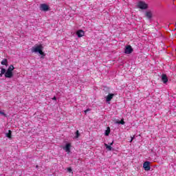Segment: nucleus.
<instances>
[{
	"label": "nucleus",
	"instance_id": "9",
	"mask_svg": "<svg viewBox=\"0 0 176 176\" xmlns=\"http://www.w3.org/2000/svg\"><path fill=\"white\" fill-rule=\"evenodd\" d=\"M162 80L163 83H167L168 82V78H167L166 74L162 75Z\"/></svg>",
	"mask_w": 176,
	"mask_h": 176
},
{
	"label": "nucleus",
	"instance_id": "7",
	"mask_svg": "<svg viewBox=\"0 0 176 176\" xmlns=\"http://www.w3.org/2000/svg\"><path fill=\"white\" fill-rule=\"evenodd\" d=\"M76 34L78 36V38H82V36H85V31L82 30H78Z\"/></svg>",
	"mask_w": 176,
	"mask_h": 176
},
{
	"label": "nucleus",
	"instance_id": "17",
	"mask_svg": "<svg viewBox=\"0 0 176 176\" xmlns=\"http://www.w3.org/2000/svg\"><path fill=\"white\" fill-rule=\"evenodd\" d=\"M104 146H105L106 149H108V151H112V146L107 144V143L104 144Z\"/></svg>",
	"mask_w": 176,
	"mask_h": 176
},
{
	"label": "nucleus",
	"instance_id": "20",
	"mask_svg": "<svg viewBox=\"0 0 176 176\" xmlns=\"http://www.w3.org/2000/svg\"><path fill=\"white\" fill-rule=\"evenodd\" d=\"M0 115H3V116H6V114L5 113V112L0 111Z\"/></svg>",
	"mask_w": 176,
	"mask_h": 176
},
{
	"label": "nucleus",
	"instance_id": "12",
	"mask_svg": "<svg viewBox=\"0 0 176 176\" xmlns=\"http://www.w3.org/2000/svg\"><path fill=\"white\" fill-rule=\"evenodd\" d=\"M14 70V66H13V65H10L7 69V71H8L9 72H13Z\"/></svg>",
	"mask_w": 176,
	"mask_h": 176
},
{
	"label": "nucleus",
	"instance_id": "25",
	"mask_svg": "<svg viewBox=\"0 0 176 176\" xmlns=\"http://www.w3.org/2000/svg\"><path fill=\"white\" fill-rule=\"evenodd\" d=\"M111 145H113V142H112L111 143H109V146H111Z\"/></svg>",
	"mask_w": 176,
	"mask_h": 176
},
{
	"label": "nucleus",
	"instance_id": "2",
	"mask_svg": "<svg viewBox=\"0 0 176 176\" xmlns=\"http://www.w3.org/2000/svg\"><path fill=\"white\" fill-rule=\"evenodd\" d=\"M138 8L142 10H145L148 9V5L144 1H139L138 3Z\"/></svg>",
	"mask_w": 176,
	"mask_h": 176
},
{
	"label": "nucleus",
	"instance_id": "1",
	"mask_svg": "<svg viewBox=\"0 0 176 176\" xmlns=\"http://www.w3.org/2000/svg\"><path fill=\"white\" fill-rule=\"evenodd\" d=\"M43 46L42 45H35L32 48V53H39L41 56V58H45L46 54L42 51Z\"/></svg>",
	"mask_w": 176,
	"mask_h": 176
},
{
	"label": "nucleus",
	"instance_id": "11",
	"mask_svg": "<svg viewBox=\"0 0 176 176\" xmlns=\"http://www.w3.org/2000/svg\"><path fill=\"white\" fill-rule=\"evenodd\" d=\"M145 16L147 19H152V12L151 11H148L146 12Z\"/></svg>",
	"mask_w": 176,
	"mask_h": 176
},
{
	"label": "nucleus",
	"instance_id": "3",
	"mask_svg": "<svg viewBox=\"0 0 176 176\" xmlns=\"http://www.w3.org/2000/svg\"><path fill=\"white\" fill-rule=\"evenodd\" d=\"M133 47H131V45H126L125 47V50H124V54H131V53H133Z\"/></svg>",
	"mask_w": 176,
	"mask_h": 176
},
{
	"label": "nucleus",
	"instance_id": "22",
	"mask_svg": "<svg viewBox=\"0 0 176 176\" xmlns=\"http://www.w3.org/2000/svg\"><path fill=\"white\" fill-rule=\"evenodd\" d=\"M89 111H90V109H87L85 110L84 112H85V113H87V112H89Z\"/></svg>",
	"mask_w": 176,
	"mask_h": 176
},
{
	"label": "nucleus",
	"instance_id": "8",
	"mask_svg": "<svg viewBox=\"0 0 176 176\" xmlns=\"http://www.w3.org/2000/svg\"><path fill=\"white\" fill-rule=\"evenodd\" d=\"M6 78H13V72L6 70L4 74Z\"/></svg>",
	"mask_w": 176,
	"mask_h": 176
},
{
	"label": "nucleus",
	"instance_id": "13",
	"mask_svg": "<svg viewBox=\"0 0 176 176\" xmlns=\"http://www.w3.org/2000/svg\"><path fill=\"white\" fill-rule=\"evenodd\" d=\"M6 72V69L2 68L1 70L0 78H2V76L5 75Z\"/></svg>",
	"mask_w": 176,
	"mask_h": 176
},
{
	"label": "nucleus",
	"instance_id": "15",
	"mask_svg": "<svg viewBox=\"0 0 176 176\" xmlns=\"http://www.w3.org/2000/svg\"><path fill=\"white\" fill-rule=\"evenodd\" d=\"M109 133H111V128L107 127V130L105 131L104 135L106 136L109 135Z\"/></svg>",
	"mask_w": 176,
	"mask_h": 176
},
{
	"label": "nucleus",
	"instance_id": "16",
	"mask_svg": "<svg viewBox=\"0 0 176 176\" xmlns=\"http://www.w3.org/2000/svg\"><path fill=\"white\" fill-rule=\"evenodd\" d=\"M1 65H8V59L4 58V59L1 61Z\"/></svg>",
	"mask_w": 176,
	"mask_h": 176
},
{
	"label": "nucleus",
	"instance_id": "14",
	"mask_svg": "<svg viewBox=\"0 0 176 176\" xmlns=\"http://www.w3.org/2000/svg\"><path fill=\"white\" fill-rule=\"evenodd\" d=\"M6 137H7V138H12V131L9 130L8 133L6 134Z\"/></svg>",
	"mask_w": 176,
	"mask_h": 176
},
{
	"label": "nucleus",
	"instance_id": "23",
	"mask_svg": "<svg viewBox=\"0 0 176 176\" xmlns=\"http://www.w3.org/2000/svg\"><path fill=\"white\" fill-rule=\"evenodd\" d=\"M131 140L130 142H133V140H134V136L131 137Z\"/></svg>",
	"mask_w": 176,
	"mask_h": 176
},
{
	"label": "nucleus",
	"instance_id": "10",
	"mask_svg": "<svg viewBox=\"0 0 176 176\" xmlns=\"http://www.w3.org/2000/svg\"><path fill=\"white\" fill-rule=\"evenodd\" d=\"M64 150L67 152H71V144H67L65 147L64 148Z\"/></svg>",
	"mask_w": 176,
	"mask_h": 176
},
{
	"label": "nucleus",
	"instance_id": "19",
	"mask_svg": "<svg viewBox=\"0 0 176 176\" xmlns=\"http://www.w3.org/2000/svg\"><path fill=\"white\" fill-rule=\"evenodd\" d=\"M79 135H80V134L79 133V131L77 130L76 131V137H75V138H79Z\"/></svg>",
	"mask_w": 176,
	"mask_h": 176
},
{
	"label": "nucleus",
	"instance_id": "18",
	"mask_svg": "<svg viewBox=\"0 0 176 176\" xmlns=\"http://www.w3.org/2000/svg\"><path fill=\"white\" fill-rule=\"evenodd\" d=\"M116 123L118 124H124V120L122 119L120 121H117Z\"/></svg>",
	"mask_w": 176,
	"mask_h": 176
},
{
	"label": "nucleus",
	"instance_id": "6",
	"mask_svg": "<svg viewBox=\"0 0 176 176\" xmlns=\"http://www.w3.org/2000/svg\"><path fill=\"white\" fill-rule=\"evenodd\" d=\"M115 97V94H109L106 97V101L107 102H109Z\"/></svg>",
	"mask_w": 176,
	"mask_h": 176
},
{
	"label": "nucleus",
	"instance_id": "26",
	"mask_svg": "<svg viewBox=\"0 0 176 176\" xmlns=\"http://www.w3.org/2000/svg\"><path fill=\"white\" fill-rule=\"evenodd\" d=\"M38 167H39V166L36 165V168H38Z\"/></svg>",
	"mask_w": 176,
	"mask_h": 176
},
{
	"label": "nucleus",
	"instance_id": "24",
	"mask_svg": "<svg viewBox=\"0 0 176 176\" xmlns=\"http://www.w3.org/2000/svg\"><path fill=\"white\" fill-rule=\"evenodd\" d=\"M52 100H54L55 101H57V98H56V96H54V98H52Z\"/></svg>",
	"mask_w": 176,
	"mask_h": 176
},
{
	"label": "nucleus",
	"instance_id": "4",
	"mask_svg": "<svg viewBox=\"0 0 176 176\" xmlns=\"http://www.w3.org/2000/svg\"><path fill=\"white\" fill-rule=\"evenodd\" d=\"M143 168H144L145 171H149L151 170V162H145L143 164Z\"/></svg>",
	"mask_w": 176,
	"mask_h": 176
},
{
	"label": "nucleus",
	"instance_id": "5",
	"mask_svg": "<svg viewBox=\"0 0 176 176\" xmlns=\"http://www.w3.org/2000/svg\"><path fill=\"white\" fill-rule=\"evenodd\" d=\"M50 9L49 6H47L45 3H43L40 5V10H42L43 12H47Z\"/></svg>",
	"mask_w": 176,
	"mask_h": 176
},
{
	"label": "nucleus",
	"instance_id": "21",
	"mask_svg": "<svg viewBox=\"0 0 176 176\" xmlns=\"http://www.w3.org/2000/svg\"><path fill=\"white\" fill-rule=\"evenodd\" d=\"M67 171H69V173H71V171H72V169L71 168H68Z\"/></svg>",
	"mask_w": 176,
	"mask_h": 176
}]
</instances>
